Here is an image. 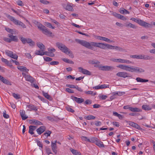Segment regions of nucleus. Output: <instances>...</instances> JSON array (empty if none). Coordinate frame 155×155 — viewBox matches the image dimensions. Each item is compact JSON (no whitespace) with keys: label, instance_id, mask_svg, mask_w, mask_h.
<instances>
[{"label":"nucleus","instance_id":"nucleus-1","mask_svg":"<svg viewBox=\"0 0 155 155\" xmlns=\"http://www.w3.org/2000/svg\"><path fill=\"white\" fill-rule=\"evenodd\" d=\"M75 41L82 46L91 50H94L93 47H98L104 49L107 48L113 49V46L108 44L94 42H89L86 41L81 40L78 39H75Z\"/></svg>","mask_w":155,"mask_h":155},{"label":"nucleus","instance_id":"nucleus-2","mask_svg":"<svg viewBox=\"0 0 155 155\" xmlns=\"http://www.w3.org/2000/svg\"><path fill=\"white\" fill-rule=\"evenodd\" d=\"M56 46L63 52L69 55L71 58H74V55L72 51L65 45L59 42L56 43Z\"/></svg>","mask_w":155,"mask_h":155},{"label":"nucleus","instance_id":"nucleus-3","mask_svg":"<svg viewBox=\"0 0 155 155\" xmlns=\"http://www.w3.org/2000/svg\"><path fill=\"white\" fill-rule=\"evenodd\" d=\"M20 39L22 43L24 44L27 43L31 46L33 47L35 45V42L30 38H25L23 37H21L20 38Z\"/></svg>","mask_w":155,"mask_h":155},{"label":"nucleus","instance_id":"nucleus-4","mask_svg":"<svg viewBox=\"0 0 155 155\" xmlns=\"http://www.w3.org/2000/svg\"><path fill=\"white\" fill-rule=\"evenodd\" d=\"M8 18H9L11 21H12L15 24L21 26L23 28H26V26L21 21L15 19L14 17L8 15Z\"/></svg>","mask_w":155,"mask_h":155},{"label":"nucleus","instance_id":"nucleus-5","mask_svg":"<svg viewBox=\"0 0 155 155\" xmlns=\"http://www.w3.org/2000/svg\"><path fill=\"white\" fill-rule=\"evenodd\" d=\"M38 28L41 30L43 33L47 35L51 36L52 33L49 31L48 30L45 26L42 25H40L38 26Z\"/></svg>","mask_w":155,"mask_h":155},{"label":"nucleus","instance_id":"nucleus-6","mask_svg":"<svg viewBox=\"0 0 155 155\" xmlns=\"http://www.w3.org/2000/svg\"><path fill=\"white\" fill-rule=\"evenodd\" d=\"M79 72L84 74L88 75H91V73L89 71L82 68V67H79L78 68Z\"/></svg>","mask_w":155,"mask_h":155},{"label":"nucleus","instance_id":"nucleus-7","mask_svg":"<svg viewBox=\"0 0 155 155\" xmlns=\"http://www.w3.org/2000/svg\"><path fill=\"white\" fill-rule=\"evenodd\" d=\"M117 76L125 78L127 77H130L131 76H129V74L125 72H120L116 74Z\"/></svg>","mask_w":155,"mask_h":155},{"label":"nucleus","instance_id":"nucleus-8","mask_svg":"<svg viewBox=\"0 0 155 155\" xmlns=\"http://www.w3.org/2000/svg\"><path fill=\"white\" fill-rule=\"evenodd\" d=\"M112 14L113 16L118 19H120L123 21L126 20L127 19L126 18L125 16L121 15L120 14H117L115 12H112Z\"/></svg>","mask_w":155,"mask_h":155},{"label":"nucleus","instance_id":"nucleus-9","mask_svg":"<svg viewBox=\"0 0 155 155\" xmlns=\"http://www.w3.org/2000/svg\"><path fill=\"white\" fill-rule=\"evenodd\" d=\"M114 69V67L109 66H102L101 70L103 71H112Z\"/></svg>","mask_w":155,"mask_h":155},{"label":"nucleus","instance_id":"nucleus-10","mask_svg":"<svg viewBox=\"0 0 155 155\" xmlns=\"http://www.w3.org/2000/svg\"><path fill=\"white\" fill-rule=\"evenodd\" d=\"M71 98L78 104H81L84 101V99L82 98H78L77 97L72 96L71 97Z\"/></svg>","mask_w":155,"mask_h":155},{"label":"nucleus","instance_id":"nucleus-11","mask_svg":"<svg viewBox=\"0 0 155 155\" xmlns=\"http://www.w3.org/2000/svg\"><path fill=\"white\" fill-rule=\"evenodd\" d=\"M62 5L63 8L66 10L71 12H72L74 11L73 7L70 3H68L67 5L65 4H63Z\"/></svg>","mask_w":155,"mask_h":155},{"label":"nucleus","instance_id":"nucleus-12","mask_svg":"<svg viewBox=\"0 0 155 155\" xmlns=\"http://www.w3.org/2000/svg\"><path fill=\"white\" fill-rule=\"evenodd\" d=\"M46 129L45 126H41L36 130V131L38 134L40 135Z\"/></svg>","mask_w":155,"mask_h":155},{"label":"nucleus","instance_id":"nucleus-13","mask_svg":"<svg viewBox=\"0 0 155 155\" xmlns=\"http://www.w3.org/2000/svg\"><path fill=\"white\" fill-rule=\"evenodd\" d=\"M8 36L10 38L11 41H14L17 42L18 41V40L16 36H13L12 35L9 34Z\"/></svg>","mask_w":155,"mask_h":155},{"label":"nucleus","instance_id":"nucleus-14","mask_svg":"<svg viewBox=\"0 0 155 155\" xmlns=\"http://www.w3.org/2000/svg\"><path fill=\"white\" fill-rule=\"evenodd\" d=\"M30 122L31 124L36 125H41L42 123L40 121L35 119H32L30 120Z\"/></svg>","mask_w":155,"mask_h":155},{"label":"nucleus","instance_id":"nucleus-15","mask_svg":"<svg viewBox=\"0 0 155 155\" xmlns=\"http://www.w3.org/2000/svg\"><path fill=\"white\" fill-rule=\"evenodd\" d=\"M25 79L26 81H29L31 83L34 82L35 81V78L30 75L28 74Z\"/></svg>","mask_w":155,"mask_h":155},{"label":"nucleus","instance_id":"nucleus-16","mask_svg":"<svg viewBox=\"0 0 155 155\" xmlns=\"http://www.w3.org/2000/svg\"><path fill=\"white\" fill-rule=\"evenodd\" d=\"M20 115L23 120H25L28 118V117L25 115V112L23 110H20Z\"/></svg>","mask_w":155,"mask_h":155},{"label":"nucleus","instance_id":"nucleus-17","mask_svg":"<svg viewBox=\"0 0 155 155\" xmlns=\"http://www.w3.org/2000/svg\"><path fill=\"white\" fill-rule=\"evenodd\" d=\"M97 39L105 41L107 42H112L113 41H111L110 39L105 37H101L100 36H97Z\"/></svg>","mask_w":155,"mask_h":155},{"label":"nucleus","instance_id":"nucleus-18","mask_svg":"<svg viewBox=\"0 0 155 155\" xmlns=\"http://www.w3.org/2000/svg\"><path fill=\"white\" fill-rule=\"evenodd\" d=\"M51 144V147L53 151L55 154H56L57 153V144L55 143H53V142H52Z\"/></svg>","mask_w":155,"mask_h":155},{"label":"nucleus","instance_id":"nucleus-19","mask_svg":"<svg viewBox=\"0 0 155 155\" xmlns=\"http://www.w3.org/2000/svg\"><path fill=\"white\" fill-rule=\"evenodd\" d=\"M129 125L134 127L136 128L138 130L141 129L140 126L137 124L133 122H130Z\"/></svg>","mask_w":155,"mask_h":155},{"label":"nucleus","instance_id":"nucleus-20","mask_svg":"<svg viewBox=\"0 0 155 155\" xmlns=\"http://www.w3.org/2000/svg\"><path fill=\"white\" fill-rule=\"evenodd\" d=\"M107 87L106 86L105 84L99 85L94 87L93 88L95 89L98 90L99 89H101L102 88H105Z\"/></svg>","mask_w":155,"mask_h":155},{"label":"nucleus","instance_id":"nucleus-21","mask_svg":"<svg viewBox=\"0 0 155 155\" xmlns=\"http://www.w3.org/2000/svg\"><path fill=\"white\" fill-rule=\"evenodd\" d=\"M70 150L72 153L74 155H81V153L77 150L73 149L72 148H70Z\"/></svg>","mask_w":155,"mask_h":155},{"label":"nucleus","instance_id":"nucleus-22","mask_svg":"<svg viewBox=\"0 0 155 155\" xmlns=\"http://www.w3.org/2000/svg\"><path fill=\"white\" fill-rule=\"evenodd\" d=\"M118 62L121 63H126L127 64H130L132 62L127 60L118 59Z\"/></svg>","mask_w":155,"mask_h":155},{"label":"nucleus","instance_id":"nucleus-23","mask_svg":"<svg viewBox=\"0 0 155 155\" xmlns=\"http://www.w3.org/2000/svg\"><path fill=\"white\" fill-rule=\"evenodd\" d=\"M37 46L40 49L45 50V46L42 43L40 42H38L37 43Z\"/></svg>","mask_w":155,"mask_h":155},{"label":"nucleus","instance_id":"nucleus-24","mask_svg":"<svg viewBox=\"0 0 155 155\" xmlns=\"http://www.w3.org/2000/svg\"><path fill=\"white\" fill-rule=\"evenodd\" d=\"M136 80L137 82L141 83L146 82L149 81L148 80L143 79L139 77L137 78Z\"/></svg>","mask_w":155,"mask_h":155},{"label":"nucleus","instance_id":"nucleus-25","mask_svg":"<svg viewBox=\"0 0 155 155\" xmlns=\"http://www.w3.org/2000/svg\"><path fill=\"white\" fill-rule=\"evenodd\" d=\"M44 50L41 49L39 50H36L35 52V54L36 55H40L43 56L44 55L43 51Z\"/></svg>","mask_w":155,"mask_h":155},{"label":"nucleus","instance_id":"nucleus-26","mask_svg":"<svg viewBox=\"0 0 155 155\" xmlns=\"http://www.w3.org/2000/svg\"><path fill=\"white\" fill-rule=\"evenodd\" d=\"M27 107L31 110H34L35 111L37 110V107L32 104H30L27 105Z\"/></svg>","mask_w":155,"mask_h":155},{"label":"nucleus","instance_id":"nucleus-27","mask_svg":"<svg viewBox=\"0 0 155 155\" xmlns=\"http://www.w3.org/2000/svg\"><path fill=\"white\" fill-rule=\"evenodd\" d=\"M119 12L121 14H129L130 13L127 10L123 8H121L119 10Z\"/></svg>","mask_w":155,"mask_h":155},{"label":"nucleus","instance_id":"nucleus-28","mask_svg":"<svg viewBox=\"0 0 155 155\" xmlns=\"http://www.w3.org/2000/svg\"><path fill=\"white\" fill-rule=\"evenodd\" d=\"M96 144L101 147H104V146L103 143L100 140H96Z\"/></svg>","mask_w":155,"mask_h":155},{"label":"nucleus","instance_id":"nucleus-29","mask_svg":"<svg viewBox=\"0 0 155 155\" xmlns=\"http://www.w3.org/2000/svg\"><path fill=\"white\" fill-rule=\"evenodd\" d=\"M42 93L43 95L45 98L50 101L52 100V97H51L47 93H45L44 91H43Z\"/></svg>","mask_w":155,"mask_h":155},{"label":"nucleus","instance_id":"nucleus-30","mask_svg":"<svg viewBox=\"0 0 155 155\" xmlns=\"http://www.w3.org/2000/svg\"><path fill=\"white\" fill-rule=\"evenodd\" d=\"M130 110L132 112H139L141 111V110L138 108L137 107H130Z\"/></svg>","mask_w":155,"mask_h":155},{"label":"nucleus","instance_id":"nucleus-31","mask_svg":"<svg viewBox=\"0 0 155 155\" xmlns=\"http://www.w3.org/2000/svg\"><path fill=\"white\" fill-rule=\"evenodd\" d=\"M2 61L5 63L8 66L11 67L12 66L11 63L9 62L7 60V59L4 58H2L1 59Z\"/></svg>","mask_w":155,"mask_h":155},{"label":"nucleus","instance_id":"nucleus-32","mask_svg":"<svg viewBox=\"0 0 155 155\" xmlns=\"http://www.w3.org/2000/svg\"><path fill=\"white\" fill-rule=\"evenodd\" d=\"M144 71V70L141 68H140L138 67H135V72L136 73H142Z\"/></svg>","mask_w":155,"mask_h":155},{"label":"nucleus","instance_id":"nucleus-33","mask_svg":"<svg viewBox=\"0 0 155 155\" xmlns=\"http://www.w3.org/2000/svg\"><path fill=\"white\" fill-rule=\"evenodd\" d=\"M142 108L143 109L145 110H150L151 109V108L150 107L149 105L144 104L142 105Z\"/></svg>","mask_w":155,"mask_h":155},{"label":"nucleus","instance_id":"nucleus-34","mask_svg":"<svg viewBox=\"0 0 155 155\" xmlns=\"http://www.w3.org/2000/svg\"><path fill=\"white\" fill-rule=\"evenodd\" d=\"M125 93L124 92H115L113 93V94H114L115 97L117 96H120L122 95L125 94Z\"/></svg>","mask_w":155,"mask_h":155},{"label":"nucleus","instance_id":"nucleus-35","mask_svg":"<svg viewBox=\"0 0 155 155\" xmlns=\"http://www.w3.org/2000/svg\"><path fill=\"white\" fill-rule=\"evenodd\" d=\"M51 133V131L49 130L46 131L44 134L43 135L45 136L46 138H47L48 136H50Z\"/></svg>","mask_w":155,"mask_h":155},{"label":"nucleus","instance_id":"nucleus-36","mask_svg":"<svg viewBox=\"0 0 155 155\" xmlns=\"http://www.w3.org/2000/svg\"><path fill=\"white\" fill-rule=\"evenodd\" d=\"M89 63L92 64H98L100 63L98 61L95 60L90 61Z\"/></svg>","mask_w":155,"mask_h":155},{"label":"nucleus","instance_id":"nucleus-37","mask_svg":"<svg viewBox=\"0 0 155 155\" xmlns=\"http://www.w3.org/2000/svg\"><path fill=\"white\" fill-rule=\"evenodd\" d=\"M2 82L4 84H6L9 85H11L12 84L9 81L5 79L4 78L2 80Z\"/></svg>","mask_w":155,"mask_h":155},{"label":"nucleus","instance_id":"nucleus-38","mask_svg":"<svg viewBox=\"0 0 155 155\" xmlns=\"http://www.w3.org/2000/svg\"><path fill=\"white\" fill-rule=\"evenodd\" d=\"M95 118V117L92 115H89L86 117V119L87 120L94 119Z\"/></svg>","mask_w":155,"mask_h":155},{"label":"nucleus","instance_id":"nucleus-39","mask_svg":"<svg viewBox=\"0 0 155 155\" xmlns=\"http://www.w3.org/2000/svg\"><path fill=\"white\" fill-rule=\"evenodd\" d=\"M142 26H144L145 28H149L151 26V25L146 22L144 21L143 24H142Z\"/></svg>","mask_w":155,"mask_h":155},{"label":"nucleus","instance_id":"nucleus-40","mask_svg":"<svg viewBox=\"0 0 155 155\" xmlns=\"http://www.w3.org/2000/svg\"><path fill=\"white\" fill-rule=\"evenodd\" d=\"M126 26V27H129L130 28H133L136 29V27L135 25L131 23H129L128 24H127Z\"/></svg>","mask_w":155,"mask_h":155},{"label":"nucleus","instance_id":"nucleus-41","mask_svg":"<svg viewBox=\"0 0 155 155\" xmlns=\"http://www.w3.org/2000/svg\"><path fill=\"white\" fill-rule=\"evenodd\" d=\"M63 60L65 62H66L67 63L73 64L74 63V62L71 60H70L64 58L63 59Z\"/></svg>","mask_w":155,"mask_h":155},{"label":"nucleus","instance_id":"nucleus-42","mask_svg":"<svg viewBox=\"0 0 155 155\" xmlns=\"http://www.w3.org/2000/svg\"><path fill=\"white\" fill-rule=\"evenodd\" d=\"M6 54L8 56L11 57V56H12L13 52L12 51L7 50L5 51Z\"/></svg>","mask_w":155,"mask_h":155},{"label":"nucleus","instance_id":"nucleus-43","mask_svg":"<svg viewBox=\"0 0 155 155\" xmlns=\"http://www.w3.org/2000/svg\"><path fill=\"white\" fill-rule=\"evenodd\" d=\"M85 93L87 94H91L92 95L94 96L96 94V92H93L91 91H85Z\"/></svg>","mask_w":155,"mask_h":155},{"label":"nucleus","instance_id":"nucleus-44","mask_svg":"<svg viewBox=\"0 0 155 155\" xmlns=\"http://www.w3.org/2000/svg\"><path fill=\"white\" fill-rule=\"evenodd\" d=\"M45 25L47 27L52 29H54L55 28L53 26L51 23L48 22H46L45 23Z\"/></svg>","mask_w":155,"mask_h":155},{"label":"nucleus","instance_id":"nucleus-45","mask_svg":"<svg viewBox=\"0 0 155 155\" xmlns=\"http://www.w3.org/2000/svg\"><path fill=\"white\" fill-rule=\"evenodd\" d=\"M126 65H124L122 64H120L117 66V67L125 70L126 69Z\"/></svg>","mask_w":155,"mask_h":155},{"label":"nucleus","instance_id":"nucleus-46","mask_svg":"<svg viewBox=\"0 0 155 155\" xmlns=\"http://www.w3.org/2000/svg\"><path fill=\"white\" fill-rule=\"evenodd\" d=\"M5 29L8 32L11 33V34L13 35V31L12 29L7 27H5Z\"/></svg>","mask_w":155,"mask_h":155},{"label":"nucleus","instance_id":"nucleus-47","mask_svg":"<svg viewBox=\"0 0 155 155\" xmlns=\"http://www.w3.org/2000/svg\"><path fill=\"white\" fill-rule=\"evenodd\" d=\"M45 150L46 153L48 154V155H49L50 154H52L51 150V149L48 147H46Z\"/></svg>","mask_w":155,"mask_h":155},{"label":"nucleus","instance_id":"nucleus-48","mask_svg":"<svg viewBox=\"0 0 155 155\" xmlns=\"http://www.w3.org/2000/svg\"><path fill=\"white\" fill-rule=\"evenodd\" d=\"M113 49H115L119 51H122L123 50L122 48L117 46H113Z\"/></svg>","mask_w":155,"mask_h":155},{"label":"nucleus","instance_id":"nucleus-49","mask_svg":"<svg viewBox=\"0 0 155 155\" xmlns=\"http://www.w3.org/2000/svg\"><path fill=\"white\" fill-rule=\"evenodd\" d=\"M40 2L44 5H47L50 3V2L46 0H40Z\"/></svg>","mask_w":155,"mask_h":155},{"label":"nucleus","instance_id":"nucleus-50","mask_svg":"<svg viewBox=\"0 0 155 155\" xmlns=\"http://www.w3.org/2000/svg\"><path fill=\"white\" fill-rule=\"evenodd\" d=\"M12 95L16 99H19L20 98V95L16 94L15 93H13L12 94Z\"/></svg>","mask_w":155,"mask_h":155},{"label":"nucleus","instance_id":"nucleus-51","mask_svg":"<svg viewBox=\"0 0 155 155\" xmlns=\"http://www.w3.org/2000/svg\"><path fill=\"white\" fill-rule=\"evenodd\" d=\"M131 58L137 59H140V55H134L130 56Z\"/></svg>","mask_w":155,"mask_h":155},{"label":"nucleus","instance_id":"nucleus-52","mask_svg":"<svg viewBox=\"0 0 155 155\" xmlns=\"http://www.w3.org/2000/svg\"><path fill=\"white\" fill-rule=\"evenodd\" d=\"M3 116L6 119L8 118L9 117V115L6 114V112L5 110H4L3 112Z\"/></svg>","mask_w":155,"mask_h":155},{"label":"nucleus","instance_id":"nucleus-53","mask_svg":"<svg viewBox=\"0 0 155 155\" xmlns=\"http://www.w3.org/2000/svg\"><path fill=\"white\" fill-rule=\"evenodd\" d=\"M44 60L46 61H50L52 60V59L48 57H44Z\"/></svg>","mask_w":155,"mask_h":155},{"label":"nucleus","instance_id":"nucleus-54","mask_svg":"<svg viewBox=\"0 0 155 155\" xmlns=\"http://www.w3.org/2000/svg\"><path fill=\"white\" fill-rule=\"evenodd\" d=\"M67 110L71 112L74 113V110L71 108L69 107H66Z\"/></svg>","mask_w":155,"mask_h":155},{"label":"nucleus","instance_id":"nucleus-55","mask_svg":"<svg viewBox=\"0 0 155 155\" xmlns=\"http://www.w3.org/2000/svg\"><path fill=\"white\" fill-rule=\"evenodd\" d=\"M37 143L38 145L42 149L43 148L42 143L38 140H37Z\"/></svg>","mask_w":155,"mask_h":155},{"label":"nucleus","instance_id":"nucleus-56","mask_svg":"<svg viewBox=\"0 0 155 155\" xmlns=\"http://www.w3.org/2000/svg\"><path fill=\"white\" fill-rule=\"evenodd\" d=\"M92 103V101L91 100L87 99V100L84 102V104H90Z\"/></svg>","mask_w":155,"mask_h":155},{"label":"nucleus","instance_id":"nucleus-57","mask_svg":"<svg viewBox=\"0 0 155 155\" xmlns=\"http://www.w3.org/2000/svg\"><path fill=\"white\" fill-rule=\"evenodd\" d=\"M3 39L5 41L8 42V43H10L11 42V41L10 38H8L4 37L3 38Z\"/></svg>","mask_w":155,"mask_h":155},{"label":"nucleus","instance_id":"nucleus-58","mask_svg":"<svg viewBox=\"0 0 155 155\" xmlns=\"http://www.w3.org/2000/svg\"><path fill=\"white\" fill-rule=\"evenodd\" d=\"M65 91L69 93H74V92L73 90L69 88H67L66 89Z\"/></svg>","mask_w":155,"mask_h":155},{"label":"nucleus","instance_id":"nucleus-59","mask_svg":"<svg viewBox=\"0 0 155 155\" xmlns=\"http://www.w3.org/2000/svg\"><path fill=\"white\" fill-rule=\"evenodd\" d=\"M50 64L52 65H58L59 64V62L58 61H51L49 63Z\"/></svg>","mask_w":155,"mask_h":155},{"label":"nucleus","instance_id":"nucleus-60","mask_svg":"<svg viewBox=\"0 0 155 155\" xmlns=\"http://www.w3.org/2000/svg\"><path fill=\"white\" fill-rule=\"evenodd\" d=\"M29 71V70L27 68L23 66V68H22V71L28 73V71Z\"/></svg>","mask_w":155,"mask_h":155},{"label":"nucleus","instance_id":"nucleus-61","mask_svg":"<svg viewBox=\"0 0 155 155\" xmlns=\"http://www.w3.org/2000/svg\"><path fill=\"white\" fill-rule=\"evenodd\" d=\"M81 138L82 140H84L85 141H88L89 142H90V140L88 139V138L84 136H82L81 137Z\"/></svg>","mask_w":155,"mask_h":155},{"label":"nucleus","instance_id":"nucleus-62","mask_svg":"<svg viewBox=\"0 0 155 155\" xmlns=\"http://www.w3.org/2000/svg\"><path fill=\"white\" fill-rule=\"evenodd\" d=\"M11 56V58L16 60L18 58V56L17 54H13V53L12 54V56Z\"/></svg>","mask_w":155,"mask_h":155},{"label":"nucleus","instance_id":"nucleus-63","mask_svg":"<svg viewBox=\"0 0 155 155\" xmlns=\"http://www.w3.org/2000/svg\"><path fill=\"white\" fill-rule=\"evenodd\" d=\"M95 125L97 126H99L101 125V121L98 120L95 121Z\"/></svg>","mask_w":155,"mask_h":155},{"label":"nucleus","instance_id":"nucleus-64","mask_svg":"<svg viewBox=\"0 0 155 155\" xmlns=\"http://www.w3.org/2000/svg\"><path fill=\"white\" fill-rule=\"evenodd\" d=\"M29 133L30 134H34L33 132V130L32 129V128L30 126H29Z\"/></svg>","mask_w":155,"mask_h":155}]
</instances>
